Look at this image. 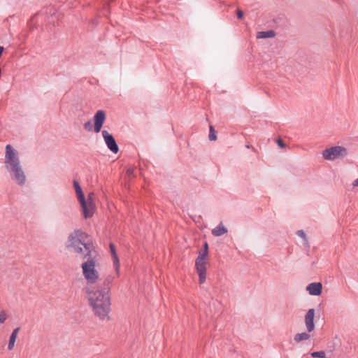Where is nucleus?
<instances>
[{
  "label": "nucleus",
  "instance_id": "nucleus-5",
  "mask_svg": "<svg viewBox=\"0 0 358 358\" xmlns=\"http://www.w3.org/2000/svg\"><path fill=\"white\" fill-rule=\"evenodd\" d=\"M208 255V244L204 242L201 250L199 251V256L195 261V266L199 274V281L200 284L205 282L206 279V262L205 258Z\"/></svg>",
  "mask_w": 358,
  "mask_h": 358
},
{
  "label": "nucleus",
  "instance_id": "nucleus-10",
  "mask_svg": "<svg viewBox=\"0 0 358 358\" xmlns=\"http://www.w3.org/2000/svg\"><path fill=\"white\" fill-rule=\"evenodd\" d=\"M315 309L310 308L305 315V324L308 332H312L315 329Z\"/></svg>",
  "mask_w": 358,
  "mask_h": 358
},
{
  "label": "nucleus",
  "instance_id": "nucleus-30",
  "mask_svg": "<svg viewBox=\"0 0 358 358\" xmlns=\"http://www.w3.org/2000/svg\"><path fill=\"white\" fill-rule=\"evenodd\" d=\"M254 152H257V150L253 147L252 149H251Z\"/></svg>",
  "mask_w": 358,
  "mask_h": 358
},
{
  "label": "nucleus",
  "instance_id": "nucleus-21",
  "mask_svg": "<svg viewBox=\"0 0 358 358\" xmlns=\"http://www.w3.org/2000/svg\"><path fill=\"white\" fill-rule=\"evenodd\" d=\"M311 357L314 358H324L325 357V352L324 351H317L313 352L310 354Z\"/></svg>",
  "mask_w": 358,
  "mask_h": 358
},
{
  "label": "nucleus",
  "instance_id": "nucleus-13",
  "mask_svg": "<svg viewBox=\"0 0 358 358\" xmlns=\"http://www.w3.org/2000/svg\"><path fill=\"white\" fill-rule=\"evenodd\" d=\"M113 281V277L111 275H108L103 280V285L99 289L101 292H104V293L110 294V287Z\"/></svg>",
  "mask_w": 358,
  "mask_h": 358
},
{
  "label": "nucleus",
  "instance_id": "nucleus-12",
  "mask_svg": "<svg viewBox=\"0 0 358 358\" xmlns=\"http://www.w3.org/2000/svg\"><path fill=\"white\" fill-rule=\"evenodd\" d=\"M109 248H110V254H111V256L113 258L114 267L116 270V272L118 273L119 267H120V260H119V258H118V256H117V254L116 252L115 246L113 243H110L109 244Z\"/></svg>",
  "mask_w": 358,
  "mask_h": 358
},
{
  "label": "nucleus",
  "instance_id": "nucleus-11",
  "mask_svg": "<svg viewBox=\"0 0 358 358\" xmlns=\"http://www.w3.org/2000/svg\"><path fill=\"white\" fill-rule=\"evenodd\" d=\"M306 290L310 295L319 296L322 292V285L321 282H312L306 287Z\"/></svg>",
  "mask_w": 358,
  "mask_h": 358
},
{
  "label": "nucleus",
  "instance_id": "nucleus-6",
  "mask_svg": "<svg viewBox=\"0 0 358 358\" xmlns=\"http://www.w3.org/2000/svg\"><path fill=\"white\" fill-rule=\"evenodd\" d=\"M106 120V112L103 110H99L96 112L93 117L94 125H92V120H90L84 124V129L87 131H94L95 133H99Z\"/></svg>",
  "mask_w": 358,
  "mask_h": 358
},
{
  "label": "nucleus",
  "instance_id": "nucleus-20",
  "mask_svg": "<svg viewBox=\"0 0 358 358\" xmlns=\"http://www.w3.org/2000/svg\"><path fill=\"white\" fill-rule=\"evenodd\" d=\"M16 338H17L16 336L10 334L8 345V349L9 350H12L13 349V348L15 346V343Z\"/></svg>",
  "mask_w": 358,
  "mask_h": 358
},
{
  "label": "nucleus",
  "instance_id": "nucleus-23",
  "mask_svg": "<svg viewBox=\"0 0 358 358\" xmlns=\"http://www.w3.org/2000/svg\"><path fill=\"white\" fill-rule=\"evenodd\" d=\"M7 318V315L4 310L0 311V324L3 323Z\"/></svg>",
  "mask_w": 358,
  "mask_h": 358
},
{
  "label": "nucleus",
  "instance_id": "nucleus-7",
  "mask_svg": "<svg viewBox=\"0 0 358 358\" xmlns=\"http://www.w3.org/2000/svg\"><path fill=\"white\" fill-rule=\"evenodd\" d=\"M347 155L348 150L345 148L339 145L330 147L322 152L323 158L329 161H334L339 157H345Z\"/></svg>",
  "mask_w": 358,
  "mask_h": 358
},
{
  "label": "nucleus",
  "instance_id": "nucleus-4",
  "mask_svg": "<svg viewBox=\"0 0 358 358\" xmlns=\"http://www.w3.org/2000/svg\"><path fill=\"white\" fill-rule=\"evenodd\" d=\"M99 257L97 252L90 251L82 257L83 259H86L81 265L83 274L87 282L91 284L96 282L99 278V272L95 269Z\"/></svg>",
  "mask_w": 358,
  "mask_h": 358
},
{
  "label": "nucleus",
  "instance_id": "nucleus-27",
  "mask_svg": "<svg viewBox=\"0 0 358 358\" xmlns=\"http://www.w3.org/2000/svg\"><path fill=\"white\" fill-rule=\"evenodd\" d=\"M127 174L128 176H132L134 174V169L131 168H129L127 170Z\"/></svg>",
  "mask_w": 358,
  "mask_h": 358
},
{
  "label": "nucleus",
  "instance_id": "nucleus-8",
  "mask_svg": "<svg viewBox=\"0 0 358 358\" xmlns=\"http://www.w3.org/2000/svg\"><path fill=\"white\" fill-rule=\"evenodd\" d=\"M73 187L75 189L78 200L82 208V210L83 213V216L85 219L92 217L93 213L89 210L87 208V201L85 197V194L83 192V189L79 184V182L76 180H73Z\"/></svg>",
  "mask_w": 358,
  "mask_h": 358
},
{
  "label": "nucleus",
  "instance_id": "nucleus-3",
  "mask_svg": "<svg viewBox=\"0 0 358 358\" xmlns=\"http://www.w3.org/2000/svg\"><path fill=\"white\" fill-rule=\"evenodd\" d=\"M89 236L81 229L75 230L68 237L66 248H72L76 254L84 255L85 252H96L91 241H88Z\"/></svg>",
  "mask_w": 358,
  "mask_h": 358
},
{
  "label": "nucleus",
  "instance_id": "nucleus-17",
  "mask_svg": "<svg viewBox=\"0 0 358 358\" xmlns=\"http://www.w3.org/2000/svg\"><path fill=\"white\" fill-rule=\"evenodd\" d=\"M310 338V335L306 332L298 333L295 334L294 340L296 343L301 342L303 341L308 340Z\"/></svg>",
  "mask_w": 358,
  "mask_h": 358
},
{
  "label": "nucleus",
  "instance_id": "nucleus-25",
  "mask_svg": "<svg viewBox=\"0 0 358 358\" xmlns=\"http://www.w3.org/2000/svg\"><path fill=\"white\" fill-rule=\"evenodd\" d=\"M276 142H277L278 145L280 148H285L286 147V144H285V143L283 141V140H282V139H281V138H278V139L277 140V141H276Z\"/></svg>",
  "mask_w": 358,
  "mask_h": 358
},
{
  "label": "nucleus",
  "instance_id": "nucleus-14",
  "mask_svg": "<svg viewBox=\"0 0 358 358\" xmlns=\"http://www.w3.org/2000/svg\"><path fill=\"white\" fill-rule=\"evenodd\" d=\"M227 232V229L220 222L215 228L212 230V234L215 236H220Z\"/></svg>",
  "mask_w": 358,
  "mask_h": 358
},
{
  "label": "nucleus",
  "instance_id": "nucleus-16",
  "mask_svg": "<svg viewBox=\"0 0 358 358\" xmlns=\"http://www.w3.org/2000/svg\"><path fill=\"white\" fill-rule=\"evenodd\" d=\"M275 36V32L273 30L259 31L257 33L258 38H273Z\"/></svg>",
  "mask_w": 358,
  "mask_h": 358
},
{
  "label": "nucleus",
  "instance_id": "nucleus-28",
  "mask_svg": "<svg viewBox=\"0 0 358 358\" xmlns=\"http://www.w3.org/2000/svg\"><path fill=\"white\" fill-rule=\"evenodd\" d=\"M352 185L354 187H358V178L353 182Z\"/></svg>",
  "mask_w": 358,
  "mask_h": 358
},
{
  "label": "nucleus",
  "instance_id": "nucleus-26",
  "mask_svg": "<svg viewBox=\"0 0 358 358\" xmlns=\"http://www.w3.org/2000/svg\"><path fill=\"white\" fill-rule=\"evenodd\" d=\"M20 331V327H17V328L13 329V332L11 333V335H14V336H17V334H18Z\"/></svg>",
  "mask_w": 358,
  "mask_h": 358
},
{
  "label": "nucleus",
  "instance_id": "nucleus-15",
  "mask_svg": "<svg viewBox=\"0 0 358 358\" xmlns=\"http://www.w3.org/2000/svg\"><path fill=\"white\" fill-rule=\"evenodd\" d=\"M94 198H95L94 194L93 192H90L87 195V200H86L87 209L89 210H90L91 212H92L93 213H94V209L95 208V204L94 202Z\"/></svg>",
  "mask_w": 358,
  "mask_h": 358
},
{
  "label": "nucleus",
  "instance_id": "nucleus-9",
  "mask_svg": "<svg viewBox=\"0 0 358 358\" xmlns=\"http://www.w3.org/2000/svg\"><path fill=\"white\" fill-rule=\"evenodd\" d=\"M101 133L108 148L112 152L117 154L119 151V147L113 136L106 130H103Z\"/></svg>",
  "mask_w": 358,
  "mask_h": 358
},
{
  "label": "nucleus",
  "instance_id": "nucleus-31",
  "mask_svg": "<svg viewBox=\"0 0 358 358\" xmlns=\"http://www.w3.org/2000/svg\"><path fill=\"white\" fill-rule=\"evenodd\" d=\"M254 152H257V150L253 147L252 149H251Z\"/></svg>",
  "mask_w": 358,
  "mask_h": 358
},
{
  "label": "nucleus",
  "instance_id": "nucleus-22",
  "mask_svg": "<svg viewBox=\"0 0 358 358\" xmlns=\"http://www.w3.org/2000/svg\"><path fill=\"white\" fill-rule=\"evenodd\" d=\"M296 234L299 236L301 237L304 240V244L308 246L307 237H306L305 232L303 230H299L296 231Z\"/></svg>",
  "mask_w": 358,
  "mask_h": 358
},
{
  "label": "nucleus",
  "instance_id": "nucleus-18",
  "mask_svg": "<svg viewBox=\"0 0 358 358\" xmlns=\"http://www.w3.org/2000/svg\"><path fill=\"white\" fill-rule=\"evenodd\" d=\"M340 345V341H329L327 344V348H328V351L330 352H334L336 348Z\"/></svg>",
  "mask_w": 358,
  "mask_h": 358
},
{
  "label": "nucleus",
  "instance_id": "nucleus-29",
  "mask_svg": "<svg viewBox=\"0 0 358 358\" xmlns=\"http://www.w3.org/2000/svg\"><path fill=\"white\" fill-rule=\"evenodd\" d=\"M245 147L248 149H252L253 148V146L252 145H250V144H248L245 145Z\"/></svg>",
  "mask_w": 358,
  "mask_h": 358
},
{
  "label": "nucleus",
  "instance_id": "nucleus-19",
  "mask_svg": "<svg viewBox=\"0 0 358 358\" xmlns=\"http://www.w3.org/2000/svg\"><path fill=\"white\" fill-rule=\"evenodd\" d=\"M208 138L210 141H215L217 139L216 131L213 127V126L210 125V131Z\"/></svg>",
  "mask_w": 358,
  "mask_h": 358
},
{
  "label": "nucleus",
  "instance_id": "nucleus-2",
  "mask_svg": "<svg viewBox=\"0 0 358 358\" xmlns=\"http://www.w3.org/2000/svg\"><path fill=\"white\" fill-rule=\"evenodd\" d=\"M4 159L5 168L10 173L11 178L19 185H24L26 176L20 165L18 152L10 144L6 146Z\"/></svg>",
  "mask_w": 358,
  "mask_h": 358
},
{
  "label": "nucleus",
  "instance_id": "nucleus-1",
  "mask_svg": "<svg viewBox=\"0 0 358 358\" xmlns=\"http://www.w3.org/2000/svg\"><path fill=\"white\" fill-rule=\"evenodd\" d=\"M85 292L87 294L90 306L92 307L95 316L100 320L108 318V313L110 311V295L101 292L99 289L96 290L85 287Z\"/></svg>",
  "mask_w": 358,
  "mask_h": 358
},
{
  "label": "nucleus",
  "instance_id": "nucleus-24",
  "mask_svg": "<svg viewBox=\"0 0 358 358\" xmlns=\"http://www.w3.org/2000/svg\"><path fill=\"white\" fill-rule=\"evenodd\" d=\"M236 16H237V18L238 20H241L243 18V16H244V13L242 10L241 9H237L236 10Z\"/></svg>",
  "mask_w": 358,
  "mask_h": 358
}]
</instances>
